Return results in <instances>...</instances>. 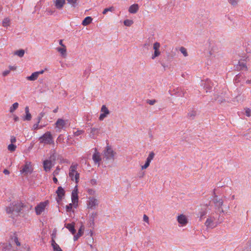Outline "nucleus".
Returning <instances> with one entry per match:
<instances>
[{
	"label": "nucleus",
	"mask_w": 251,
	"mask_h": 251,
	"mask_svg": "<svg viewBox=\"0 0 251 251\" xmlns=\"http://www.w3.org/2000/svg\"><path fill=\"white\" fill-rule=\"evenodd\" d=\"M24 207V204L20 201L13 202L6 208V213L9 214H18Z\"/></svg>",
	"instance_id": "1"
},
{
	"label": "nucleus",
	"mask_w": 251,
	"mask_h": 251,
	"mask_svg": "<svg viewBox=\"0 0 251 251\" xmlns=\"http://www.w3.org/2000/svg\"><path fill=\"white\" fill-rule=\"evenodd\" d=\"M77 164L73 163L70 168L69 171V176L73 181H75V182L77 184L79 180V174L77 171Z\"/></svg>",
	"instance_id": "2"
},
{
	"label": "nucleus",
	"mask_w": 251,
	"mask_h": 251,
	"mask_svg": "<svg viewBox=\"0 0 251 251\" xmlns=\"http://www.w3.org/2000/svg\"><path fill=\"white\" fill-rule=\"evenodd\" d=\"M39 140L40 143L47 145H54V141L53 137L51 133L49 131L46 132L42 136H41Z\"/></svg>",
	"instance_id": "3"
},
{
	"label": "nucleus",
	"mask_w": 251,
	"mask_h": 251,
	"mask_svg": "<svg viewBox=\"0 0 251 251\" xmlns=\"http://www.w3.org/2000/svg\"><path fill=\"white\" fill-rule=\"evenodd\" d=\"M103 156L107 160H114L116 152L113 150L112 147L107 144L105 150L103 151Z\"/></svg>",
	"instance_id": "4"
},
{
	"label": "nucleus",
	"mask_w": 251,
	"mask_h": 251,
	"mask_svg": "<svg viewBox=\"0 0 251 251\" xmlns=\"http://www.w3.org/2000/svg\"><path fill=\"white\" fill-rule=\"evenodd\" d=\"M99 205V200L95 197L88 198L87 201V207L89 209H95Z\"/></svg>",
	"instance_id": "5"
},
{
	"label": "nucleus",
	"mask_w": 251,
	"mask_h": 251,
	"mask_svg": "<svg viewBox=\"0 0 251 251\" xmlns=\"http://www.w3.org/2000/svg\"><path fill=\"white\" fill-rule=\"evenodd\" d=\"M160 47L161 45L160 43L158 42H156L153 44V50L154 51L151 56V58L152 60L155 59L156 57H159L161 55Z\"/></svg>",
	"instance_id": "6"
},
{
	"label": "nucleus",
	"mask_w": 251,
	"mask_h": 251,
	"mask_svg": "<svg viewBox=\"0 0 251 251\" xmlns=\"http://www.w3.org/2000/svg\"><path fill=\"white\" fill-rule=\"evenodd\" d=\"M78 188L77 185H75L74 190L72 191L71 195V200L72 203H73L74 207L76 208L78 205Z\"/></svg>",
	"instance_id": "7"
},
{
	"label": "nucleus",
	"mask_w": 251,
	"mask_h": 251,
	"mask_svg": "<svg viewBox=\"0 0 251 251\" xmlns=\"http://www.w3.org/2000/svg\"><path fill=\"white\" fill-rule=\"evenodd\" d=\"M49 202L48 201H46L39 203L35 207V210L37 215H40L45 210L47 206L48 205Z\"/></svg>",
	"instance_id": "8"
},
{
	"label": "nucleus",
	"mask_w": 251,
	"mask_h": 251,
	"mask_svg": "<svg viewBox=\"0 0 251 251\" xmlns=\"http://www.w3.org/2000/svg\"><path fill=\"white\" fill-rule=\"evenodd\" d=\"M68 122V120H64L61 118L57 119L55 124L56 131L60 132L61 129L66 126Z\"/></svg>",
	"instance_id": "9"
},
{
	"label": "nucleus",
	"mask_w": 251,
	"mask_h": 251,
	"mask_svg": "<svg viewBox=\"0 0 251 251\" xmlns=\"http://www.w3.org/2000/svg\"><path fill=\"white\" fill-rule=\"evenodd\" d=\"M33 171L31 162H26L25 165L23 166V168L20 170V172L22 174H24L25 175H27L28 173H31Z\"/></svg>",
	"instance_id": "10"
},
{
	"label": "nucleus",
	"mask_w": 251,
	"mask_h": 251,
	"mask_svg": "<svg viewBox=\"0 0 251 251\" xmlns=\"http://www.w3.org/2000/svg\"><path fill=\"white\" fill-rule=\"evenodd\" d=\"M215 219H216L214 216H210L208 218L205 223L206 226L211 228L216 227L218 225V223L215 222Z\"/></svg>",
	"instance_id": "11"
},
{
	"label": "nucleus",
	"mask_w": 251,
	"mask_h": 251,
	"mask_svg": "<svg viewBox=\"0 0 251 251\" xmlns=\"http://www.w3.org/2000/svg\"><path fill=\"white\" fill-rule=\"evenodd\" d=\"M100 112L101 114L99 117V120L100 121L103 120V119L106 117L110 113L109 110L105 105H103L101 106Z\"/></svg>",
	"instance_id": "12"
},
{
	"label": "nucleus",
	"mask_w": 251,
	"mask_h": 251,
	"mask_svg": "<svg viewBox=\"0 0 251 251\" xmlns=\"http://www.w3.org/2000/svg\"><path fill=\"white\" fill-rule=\"evenodd\" d=\"M44 72V70L34 72L31 74V75L27 76L26 78L27 80L29 81H34L38 78L40 75L43 74Z\"/></svg>",
	"instance_id": "13"
},
{
	"label": "nucleus",
	"mask_w": 251,
	"mask_h": 251,
	"mask_svg": "<svg viewBox=\"0 0 251 251\" xmlns=\"http://www.w3.org/2000/svg\"><path fill=\"white\" fill-rule=\"evenodd\" d=\"M56 193L57 196V201H61L64 197L65 192L61 186H59L58 187L57 190L56 191Z\"/></svg>",
	"instance_id": "14"
},
{
	"label": "nucleus",
	"mask_w": 251,
	"mask_h": 251,
	"mask_svg": "<svg viewBox=\"0 0 251 251\" xmlns=\"http://www.w3.org/2000/svg\"><path fill=\"white\" fill-rule=\"evenodd\" d=\"M99 133H100V129L99 128L92 127L91 128L90 132L89 134V137L91 138L95 139L99 136Z\"/></svg>",
	"instance_id": "15"
},
{
	"label": "nucleus",
	"mask_w": 251,
	"mask_h": 251,
	"mask_svg": "<svg viewBox=\"0 0 251 251\" xmlns=\"http://www.w3.org/2000/svg\"><path fill=\"white\" fill-rule=\"evenodd\" d=\"M53 166L52 161L50 160H46L43 161V168L46 172H49Z\"/></svg>",
	"instance_id": "16"
},
{
	"label": "nucleus",
	"mask_w": 251,
	"mask_h": 251,
	"mask_svg": "<svg viewBox=\"0 0 251 251\" xmlns=\"http://www.w3.org/2000/svg\"><path fill=\"white\" fill-rule=\"evenodd\" d=\"M177 221L182 226L187 224L188 221L186 217L184 215H180L177 217Z\"/></svg>",
	"instance_id": "17"
},
{
	"label": "nucleus",
	"mask_w": 251,
	"mask_h": 251,
	"mask_svg": "<svg viewBox=\"0 0 251 251\" xmlns=\"http://www.w3.org/2000/svg\"><path fill=\"white\" fill-rule=\"evenodd\" d=\"M54 5L58 9H61L64 6L65 3V0H55Z\"/></svg>",
	"instance_id": "18"
},
{
	"label": "nucleus",
	"mask_w": 251,
	"mask_h": 251,
	"mask_svg": "<svg viewBox=\"0 0 251 251\" xmlns=\"http://www.w3.org/2000/svg\"><path fill=\"white\" fill-rule=\"evenodd\" d=\"M75 223H73L71 224H65V227L67 228L72 234L75 235L76 232V230L75 228Z\"/></svg>",
	"instance_id": "19"
},
{
	"label": "nucleus",
	"mask_w": 251,
	"mask_h": 251,
	"mask_svg": "<svg viewBox=\"0 0 251 251\" xmlns=\"http://www.w3.org/2000/svg\"><path fill=\"white\" fill-rule=\"evenodd\" d=\"M56 50L60 53L62 57H66L67 55V49L66 46H63V47H57Z\"/></svg>",
	"instance_id": "20"
},
{
	"label": "nucleus",
	"mask_w": 251,
	"mask_h": 251,
	"mask_svg": "<svg viewBox=\"0 0 251 251\" xmlns=\"http://www.w3.org/2000/svg\"><path fill=\"white\" fill-rule=\"evenodd\" d=\"M84 230V227L83 226H81L78 230V233L76 235H74V240L76 241L80 237H81L83 234Z\"/></svg>",
	"instance_id": "21"
},
{
	"label": "nucleus",
	"mask_w": 251,
	"mask_h": 251,
	"mask_svg": "<svg viewBox=\"0 0 251 251\" xmlns=\"http://www.w3.org/2000/svg\"><path fill=\"white\" fill-rule=\"evenodd\" d=\"M237 69L239 70H248V67L246 65V63L243 60H240L239 61Z\"/></svg>",
	"instance_id": "22"
},
{
	"label": "nucleus",
	"mask_w": 251,
	"mask_h": 251,
	"mask_svg": "<svg viewBox=\"0 0 251 251\" xmlns=\"http://www.w3.org/2000/svg\"><path fill=\"white\" fill-rule=\"evenodd\" d=\"M25 116L23 117L24 121H30L31 119L32 116L31 114L29 112V109L28 106H26L25 107Z\"/></svg>",
	"instance_id": "23"
},
{
	"label": "nucleus",
	"mask_w": 251,
	"mask_h": 251,
	"mask_svg": "<svg viewBox=\"0 0 251 251\" xmlns=\"http://www.w3.org/2000/svg\"><path fill=\"white\" fill-rule=\"evenodd\" d=\"M93 160L96 164H100V162L101 160V157L100 153L96 152L93 155Z\"/></svg>",
	"instance_id": "24"
},
{
	"label": "nucleus",
	"mask_w": 251,
	"mask_h": 251,
	"mask_svg": "<svg viewBox=\"0 0 251 251\" xmlns=\"http://www.w3.org/2000/svg\"><path fill=\"white\" fill-rule=\"evenodd\" d=\"M138 9V5L137 4H133L129 7L128 11L130 13H136Z\"/></svg>",
	"instance_id": "25"
},
{
	"label": "nucleus",
	"mask_w": 251,
	"mask_h": 251,
	"mask_svg": "<svg viewBox=\"0 0 251 251\" xmlns=\"http://www.w3.org/2000/svg\"><path fill=\"white\" fill-rule=\"evenodd\" d=\"M51 245L53 248V251H62L59 246L56 243L55 240L51 241Z\"/></svg>",
	"instance_id": "26"
},
{
	"label": "nucleus",
	"mask_w": 251,
	"mask_h": 251,
	"mask_svg": "<svg viewBox=\"0 0 251 251\" xmlns=\"http://www.w3.org/2000/svg\"><path fill=\"white\" fill-rule=\"evenodd\" d=\"M93 19L90 17H86L82 21V25L84 26H86L89 25L92 22Z\"/></svg>",
	"instance_id": "27"
},
{
	"label": "nucleus",
	"mask_w": 251,
	"mask_h": 251,
	"mask_svg": "<svg viewBox=\"0 0 251 251\" xmlns=\"http://www.w3.org/2000/svg\"><path fill=\"white\" fill-rule=\"evenodd\" d=\"M19 106V103L18 102L14 103L9 108V111L10 113H13L16 110Z\"/></svg>",
	"instance_id": "28"
},
{
	"label": "nucleus",
	"mask_w": 251,
	"mask_h": 251,
	"mask_svg": "<svg viewBox=\"0 0 251 251\" xmlns=\"http://www.w3.org/2000/svg\"><path fill=\"white\" fill-rule=\"evenodd\" d=\"M2 25L4 27L8 26L10 25V20L7 18L4 19Z\"/></svg>",
	"instance_id": "29"
},
{
	"label": "nucleus",
	"mask_w": 251,
	"mask_h": 251,
	"mask_svg": "<svg viewBox=\"0 0 251 251\" xmlns=\"http://www.w3.org/2000/svg\"><path fill=\"white\" fill-rule=\"evenodd\" d=\"M14 54L19 56V57H23L25 54V50H20L15 52Z\"/></svg>",
	"instance_id": "30"
},
{
	"label": "nucleus",
	"mask_w": 251,
	"mask_h": 251,
	"mask_svg": "<svg viewBox=\"0 0 251 251\" xmlns=\"http://www.w3.org/2000/svg\"><path fill=\"white\" fill-rule=\"evenodd\" d=\"M179 50L185 57H186L188 55L187 50L184 47H181L180 48Z\"/></svg>",
	"instance_id": "31"
},
{
	"label": "nucleus",
	"mask_w": 251,
	"mask_h": 251,
	"mask_svg": "<svg viewBox=\"0 0 251 251\" xmlns=\"http://www.w3.org/2000/svg\"><path fill=\"white\" fill-rule=\"evenodd\" d=\"M16 149V146L13 144H11L8 146V150L10 151H14Z\"/></svg>",
	"instance_id": "32"
},
{
	"label": "nucleus",
	"mask_w": 251,
	"mask_h": 251,
	"mask_svg": "<svg viewBox=\"0 0 251 251\" xmlns=\"http://www.w3.org/2000/svg\"><path fill=\"white\" fill-rule=\"evenodd\" d=\"M74 206L73 203H69V204L66 205L65 208L67 212H70L72 211L73 206Z\"/></svg>",
	"instance_id": "33"
},
{
	"label": "nucleus",
	"mask_w": 251,
	"mask_h": 251,
	"mask_svg": "<svg viewBox=\"0 0 251 251\" xmlns=\"http://www.w3.org/2000/svg\"><path fill=\"white\" fill-rule=\"evenodd\" d=\"M124 23L125 25L129 26L133 24V22L132 20L127 19L124 21Z\"/></svg>",
	"instance_id": "34"
},
{
	"label": "nucleus",
	"mask_w": 251,
	"mask_h": 251,
	"mask_svg": "<svg viewBox=\"0 0 251 251\" xmlns=\"http://www.w3.org/2000/svg\"><path fill=\"white\" fill-rule=\"evenodd\" d=\"M45 115V113L44 112H41L38 116V118H37V122L38 123H40L41 121V119L43 117H44Z\"/></svg>",
	"instance_id": "35"
},
{
	"label": "nucleus",
	"mask_w": 251,
	"mask_h": 251,
	"mask_svg": "<svg viewBox=\"0 0 251 251\" xmlns=\"http://www.w3.org/2000/svg\"><path fill=\"white\" fill-rule=\"evenodd\" d=\"M154 153L153 151H151L150 152L147 159L151 161V160H152L154 158Z\"/></svg>",
	"instance_id": "36"
},
{
	"label": "nucleus",
	"mask_w": 251,
	"mask_h": 251,
	"mask_svg": "<svg viewBox=\"0 0 251 251\" xmlns=\"http://www.w3.org/2000/svg\"><path fill=\"white\" fill-rule=\"evenodd\" d=\"M154 153L153 151H151L150 152L147 159L151 161V160H152L154 158Z\"/></svg>",
	"instance_id": "37"
},
{
	"label": "nucleus",
	"mask_w": 251,
	"mask_h": 251,
	"mask_svg": "<svg viewBox=\"0 0 251 251\" xmlns=\"http://www.w3.org/2000/svg\"><path fill=\"white\" fill-rule=\"evenodd\" d=\"M84 133V131L83 130H77V131L74 132V135L75 136H78Z\"/></svg>",
	"instance_id": "38"
},
{
	"label": "nucleus",
	"mask_w": 251,
	"mask_h": 251,
	"mask_svg": "<svg viewBox=\"0 0 251 251\" xmlns=\"http://www.w3.org/2000/svg\"><path fill=\"white\" fill-rule=\"evenodd\" d=\"M113 10H114L113 7H110L109 8H105L102 12V14H106L107 12H108V11L112 12Z\"/></svg>",
	"instance_id": "39"
},
{
	"label": "nucleus",
	"mask_w": 251,
	"mask_h": 251,
	"mask_svg": "<svg viewBox=\"0 0 251 251\" xmlns=\"http://www.w3.org/2000/svg\"><path fill=\"white\" fill-rule=\"evenodd\" d=\"M68 2L71 4L73 7H75L76 4L77 0H67Z\"/></svg>",
	"instance_id": "40"
},
{
	"label": "nucleus",
	"mask_w": 251,
	"mask_h": 251,
	"mask_svg": "<svg viewBox=\"0 0 251 251\" xmlns=\"http://www.w3.org/2000/svg\"><path fill=\"white\" fill-rule=\"evenodd\" d=\"M228 1L233 6L236 5L238 2V0H228Z\"/></svg>",
	"instance_id": "41"
},
{
	"label": "nucleus",
	"mask_w": 251,
	"mask_h": 251,
	"mask_svg": "<svg viewBox=\"0 0 251 251\" xmlns=\"http://www.w3.org/2000/svg\"><path fill=\"white\" fill-rule=\"evenodd\" d=\"M13 240H14L15 243L16 244V245L17 246H20L21 245V243L19 241L18 238L17 236H14Z\"/></svg>",
	"instance_id": "42"
},
{
	"label": "nucleus",
	"mask_w": 251,
	"mask_h": 251,
	"mask_svg": "<svg viewBox=\"0 0 251 251\" xmlns=\"http://www.w3.org/2000/svg\"><path fill=\"white\" fill-rule=\"evenodd\" d=\"M87 192L90 195H94L96 194V191L93 189H89L87 190Z\"/></svg>",
	"instance_id": "43"
},
{
	"label": "nucleus",
	"mask_w": 251,
	"mask_h": 251,
	"mask_svg": "<svg viewBox=\"0 0 251 251\" xmlns=\"http://www.w3.org/2000/svg\"><path fill=\"white\" fill-rule=\"evenodd\" d=\"M60 168L59 167H57L55 171L53 172L52 175L53 176H57L59 174L60 171Z\"/></svg>",
	"instance_id": "44"
},
{
	"label": "nucleus",
	"mask_w": 251,
	"mask_h": 251,
	"mask_svg": "<svg viewBox=\"0 0 251 251\" xmlns=\"http://www.w3.org/2000/svg\"><path fill=\"white\" fill-rule=\"evenodd\" d=\"M245 113L248 117H250L251 116V110L248 108H246Z\"/></svg>",
	"instance_id": "45"
},
{
	"label": "nucleus",
	"mask_w": 251,
	"mask_h": 251,
	"mask_svg": "<svg viewBox=\"0 0 251 251\" xmlns=\"http://www.w3.org/2000/svg\"><path fill=\"white\" fill-rule=\"evenodd\" d=\"M39 123H38V122H37V123L36 124H34L33 126V129L34 130H37L38 129H40V128H41L42 127V126H39Z\"/></svg>",
	"instance_id": "46"
},
{
	"label": "nucleus",
	"mask_w": 251,
	"mask_h": 251,
	"mask_svg": "<svg viewBox=\"0 0 251 251\" xmlns=\"http://www.w3.org/2000/svg\"><path fill=\"white\" fill-rule=\"evenodd\" d=\"M51 241L55 240V238L56 236V230H54L51 235Z\"/></svg>",
	"instance_id": "47"
},
{
	"label": "nucleus",
	"mask_w": 251,
	"mask_h": 251,
	"mask_svg": "<svg viewBox=\"0 0 251 251\" xmlns=\"http://www.w3.org/2000/svg\"><path fill=\"white\" fill-rule=\"evenodd\" d=\"M143 220H144V221L147 223L148 224L149 223V218L148 216L145 214H144L143 216Z\"/></svg>",
	"instance_id": "48"
},
{
	"label": "nucleus",
	"mask_w": 251,
	"mask_h": 251,
	"mask_svg": "<svg viewBox=\"0 0 251 251\" xmlns=\"http://www.w3.org/2000/svg\"><path fill=\"white\" fill-rule=\"evenodd\" d=\"M155 102L156 100H149L147 101V103L150 105H153Z\"/></svg>",
	"instance_id": "49"
},
{
	"label": "nucleus",
	"mask_w": 251,
	"mask_h": 251,
	"mask_svg": "<svg viewBox=\"0 0 251 251\" xmlns=\"http://www.w3.org/2000/svg\"><path fill=\"white\" fill-rule=\"evenodd\" d=\"M149 166L150 165L148 163L145 162V164L141 166V170H143L146 169L149 167Z\"/></svg>",
	"instance_id": "50"
},
{
	"label": "nucleus",
	"mask_w": 251,
	"mask_h": 251,
	"mask_svg": "<svg viewBox=\"0 0 251 251\" xmlns=\"http://www.w3.org/2000/svg\"><path fill=\"white\" fill-rule=\"evenodd\" d=\"M196 115V111H192V112L188 113V116L190 117H194Z\"/></svg>",
	"instance_id": "51"
},
{
	"label": "nucleus",
	"mask_w": 251,
	"mask_h": 251,
	"mask_svg": "<svg viewBox=\"0 0 251 251\" xmlns=\"http://www.w3.org/2000/svg\"><path fill=\"white\" fill-rule=\"evenodd\" d=\"M217 201H216V203H217V204L220 206H222L223 204V201L221 200V199H219V201H217V200H216Z\"/></svg>",
	"instance_id": "52"
},
{
	"label": "nucleus",
	"mask_w": 251,
	"mask_h": 251,
	"mask_svg": "<svg viewBox=\"0 0 251 251\" xmlns=\"http://www.w3.org/2000/svg\"><path fill=\"white\" fill-rule=\"evenodd\" d=\"M10 70H5L2 73V75L3 76H7L10 73Z\"/></svg>",
	"instance_id": "53"
},
{
	"label": "nucleus",
	"mask_w": 251,
	"mask_h": 251,
	"mask_svg": "<svg viewBox=\"0 0 251 251\" xmlns=\"http://www.w3.org/2000/svg\"><path fill=\"white\" fill-rule=\"evenodd\" d=\"M9 70L10 71H15L16 70L17 67L14 66H9Z\"/></svg>",
	"instance_id": "54"
},
{
	"label": "nucleus",
	"mask_w": 251,
	"mask_h": 251,
	"mask_svg": "<svg viewBox=\"0 0 251 251\" xmlns=\"http://www.w3.org/2000/svg\"><path fill=\"white\" fill-rule=\"evenodd\" d=\"M90 183L92 185H95L97 183V181L95 179H92L90 180Z\"/></svg>",
	"instance_id": "55"
},
{
	"label": "nucleus",
	"mask_w": 251,
	"mask_h": 251,
	"mask_svg": "<svg viewBox=\"0 0 251 251\" xmlns=\"http://www.w3.org/2000/svg\"><path fill=\"white\" fill-rule=\"evenodd\" d=\"M10 141H11V143L13 144V143L16 142V139L15 137L13 136L11 137Z\"/></svg>",
	"instance_id": "56"
},
{
	"label": "nucleus",
	"mask_w": 251,
	"mask_h": 251,
	"mask_svg": "<svg viewBox=\"0 0 251 251\" xmlns=\"http://www.w3.org/2000/svg\"><path fill=\"white\" fill-rule=\"evenodd\" d=\"M3 172L5 175H9L10 174L9 171L7 169H4Z\"/></svg>",
	"instance_id": "57"
},
{
	"label": "nucleus",
	"mask_w": 251,
	"mask_h": 251,
	"mask_svg": "<svg viewBox=\"0 0 251 251\" xmlns=\"http://www.w3.org/2000/svg\"><path fill=\"white\" fill-rule=\"evenodd\" d=\"M53 181L55 183H58V180L57 178L55 177V176H54V177H53Z\"/></svg>",
	"instance_id": "58"
},
{
	"label": "nucleus",
	"mask_w": 251,
	"mask_h": 251,
	"mask_svg": "<svg viewBox=\"0 0 251 251\" xmlns=\"http://www.w3.org/2000/svg\"><path fill=\"white\" fill-rule=\"evenodd\" d=\"M59 44L61 46V47H63V46H65V45H64L63 44V40H59Z\"/></svg>",
	"instance_id": "59"
},
{
	"label": "nucleus",
	"mask_w": 251,
	"mask_h": 251,
	"mask_svg": "<svg viewBox=\"0 0 251 251\" xmlns=\"http://www.w3.org/2000/svg\"><path fill=\"white\" fill-rule=\"evenodd\" d=\"M19 117H17V116H15L14 118V120L15 121H19Z\"/></svg>",
	"instance_id": "60"
},
{
	"label": "nucleus",
	"mask_w": 251,
	"mask_h": 251,
	"mask_svg": "<svg viewBox=\"0 0 251 251\" xmlns=\"http://www.w3.org/2000/svg\"><path fill=\"white\" fill-rule=\"evenodd\" d=\"M60 137H61V135H59V136L58 137V138H57V140H56V141H57V142H60V141L61 140V138H60Z\"/></svg>",
	"instance_id": "61"
},
{
	"label": "nucleus",
	"mask_w": 251,
	"mask_h": 251,
	"mask_svg": "<svg viewBox=\"0 0 251 251\" xmlns=\"http://www.w3.org/2000/svg\"><path fill=\"white\" fill-rule=\"evenodd\" d=\"M146 162L148 163L149 165H150V163L151 162V161L148 160V159H146Z\"/></svg>",
	"instance_id": "62"
},
{
	"label": "nucleus",
	"mask_w": 251,
	"mask_h": 251,
	"mask_svg": "<svg viewBox=\"0 0 251 251\" xmlns=\"http://www.w3.org/2000/svg\"><path fill=\"white\" fill-rule=\"evenodd\" d=\"M146 162L148 163L149 165H150V163L151 162V161L148 160V159H146Z\"/></svg>",
	"instance_id": "63"
},
{
	"label": "nucleus",
	"mask_w": 251,
	"mask_h": 251,
	"mask_svg": "<svg viewBox=\"0 0 251 251\" xmlns=\"http://www.w3.org/2000/svg\"><path fill=\"white\" fill-rule=\"evenodd\" d=\"M57 111H58V108H56L55 109H54L53 111L54 113H56L57 112Z\"/></svg>",
	"instance_id": "64"
}]
</instances>
